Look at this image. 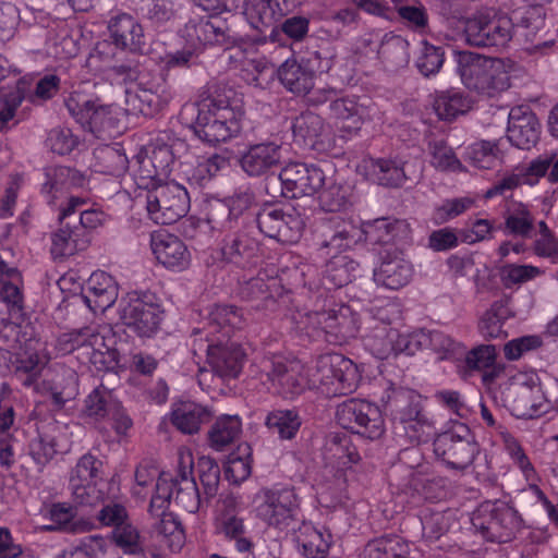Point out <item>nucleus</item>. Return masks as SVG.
Wrapping results in <instances>:
<instances>
[{
	"mask_svg": "<svg viewBox=\"0 0 558 558\" xmlns=\"http://www.w3.org/2000/svg\"><path fill=\"white\" fill-rule=\"evenodd\" d=\"M174 155L166 140L158 136L143 146L131 163L134 183L147 191L146 209L158 225H171L190 209L187 191L174 181H168Z\"/></svg>",
	"mask_w": 558,
	"mask_h": 558,
	"instance_id": "nucleus-1",
	"label": "nucleus"
},
{
	"mask_svg": "<svg viewBox=\"0 0 558 558\" xmlns=\"http://www.w3.org/2000/svg\"><path fill=\"white\" fill-rule=\"evenodd\" d=\"M243 325L242 313L233 306L216 305L208 312L207 322L195 341L207 342V361L215 374L235 378L242 371L245 352L230 339L233 330Z\"/></svg>",
	"mask_w": 558,
	"mask_h": 558,
	"instance_id": "nucleus-2",
	"label": "nucleus"
},
{
	"mask_svg": "<svg viewBox=\"0 0 558 558\" xmlns=\"http://www.w3.org/2000/svg\"><path fill=\"white\" fill-rule=\"evenodd\" d=\"M457 70L463 85L482 96L495 97L511 86L521 65L509 58H489L471 51L456 52Z\"/></svg>",
	"mask_w": 558,
	"mask_h": 558,
	"instance_id": "nucleus-3",
	"label": "nucleus"
},
{
	"mask_svg": "<svg viewBox=\"0 0 558 558\" xmlns=\"http://www.w3.org/2000/svg\"><path fill=\"white\" fill-rule=\"evenodd\" d=\"M408 225L400 220L378 219L373 223L359 225L354 220H344L335 216L324 226L322 251L325 256L344 255L367 235L378 242H389L405 233Z\"/></svg>",
	"mask_w": 558,
	"mask_h": 558,
	"instance_id": "nucleus-4",
	"label": "nucleus"
},
{
	"mask_svg": "<svg viewBox=\"0 0 558 558\" xmlns=\"http://www.w3.org/2000/svg\"><path fill=\"white\" fill-rule=\"evenodd\" d=\"M49 360L45 344L39 339H29L16 359L15 371L27 375L23 383L25 386L35 385L37 392L47 396L57 407H62L77 393L76 376L72 371L62 376L48 372L46 378L36 384Z\"/></svg>",
	"mask_w": 558,
	"mask_h": 558,
	"instance_id": "nucleus-5",
	"label": "nucleus"
},
{
	"mask_svg": "<svg viewBox=\"0 0 558 558\" xmlns=\"http://www.w3.org/2000/svg\"><path fill=\"white\" fill-rule=\"evenodd\" d=\"M298 328L311 337L324 336L331 344L342 345L354 339L360 331L356 311L347 304H328L319 311L301 316Z\"/></svg>",
	"mask_w": 558,
	"mask_h": 558,
	"instance_id": "nucleus-6",
	"label": "nucleus"
},
{
	"mask_svg": "<svg viewBox=\"0 0 558 558\" xmlns=\"http://www.w3.org/2000/svg\"><path fill=\"white\" fill-rule=\"evenodd\" d=\"M326 464L315 489L322 502H327V496L337 498L347 482V472L360 463L361 456L352 444L351 437L343 433H335L327 441Z\"/></svg>",
	"mask_w": 558,
	"mask_h": 558,
	"instance_id": "nucleus-7",
	"label": "nucleus"
},
{
	"mask_svg": "<svg viewBox=\"0 0 558 558\" xmlns=\"http://www.w3.org/2000/svg\"><path fill=\"white\" fill-rule=\"evenodd\" d=\"M182 37L185 40V47L182 51L159 52L155 48L150 59L158 63L162 70L184 66L203 48L213 45H226L228 38L227 27L219 17L189 22L183 29Z\"/></svg>",
	"mask_w": 558,
	"mask_h": 558,
	"instance_id": "nucleus-8",
	"label": "nucleus"
},
{
	"mask_svg": "<svg viewBox=\"0 0 558 558\" xmlns=\"http://www.w3.org/2000/svg\"><path fill=\"white\" fill-rule=\"evenodd\" d=\"M243 111L222 102L205 100L199 104L194 132L208 144L226 143L242 130Z\"/></svg>",
	"mask_w": 558,
	"mask_h": 558,
	"instance_id": "nucleus-9",
	"label": "nucleus"
},
{
	"mask_svg": "<svg viewBox=\"0 0 558 558\" xmlns=\"http://www.w3.org/2000/svg\"><path fill=\"white\" fill-rule=\"evenodd\" d=\"M313 371L316 389L329 397L352 393L362 378L360 366L338 353L317 357Z\"/></svg>",
	"mask_w": 558,
	"mask_h": 558,
	"instance_id": "nucleus-10",
	"label": "nucleus"
},
{
	"mask_svg": "<svg viewBox=\"0 0 558 558\" xmlns=\"http://www.w3.org/2000/svg\"><path fill=\"white\" fill-rule=\"evenodd\" d=\"M119 316L122 324L138 337L150 338L159 330L163 311L154 293L131 291L119 303Z\"/></svg>",
	"mask_w": 558,
	"mask_h": 558,
	"instance_id": "nucleus-11",
	"label": "nucleus"
},
{
	"mask_svg": "<svg viewBox=\"0 0 558 558\" xmlns=\"http://www.w3.org/2000/svg\"><path fill=\"white\" fill-rule=\"evenodd\" d=\"M65 104L74 119L95 134L106 132L112 136L119 133V125L125 116L120 107L102 106L97 98L84 92H73Z\"/></svg>",
	"mask_w": 558,
	"mask_h": 558,
	"instance_id": "nucleus-12",
	"label": "nucleus"
},
{
	"mask_svg": "<svg viewBox=\"0 0 558 558\" xmlns=\"http://www.w3.org/2000/svg\"><path fill=\"white\" fill-rule=\"evenodd\" d=\"M172 482L173 476L170 473L161 472L159 474L156 490L150 500L149 513L157 518L160 517V521L155 525V535L160 545L171 551H179L185 543V534L178 518L172 512H168V507L173 498L170 487Z\"/></svg>",
	"mask_w": 558,
	"mask_h": 558,
	"instance_id": "nucleus-13",
	"label": "nucleus"
},
{
	"mask_svg": "<svg viewBox=\"0 0 558 558\" xmlns=\"http://www.w3.org/2000/svg\"><path fill=\"white\" fill-rule=\"evenodd\" d=\"M299 506L298 494L288 486L263 488L253 499L256 515L280 531H288L296 520Z\"/></svg>",
	"mask_w": 558,
	"mask_h": 558,
	"instance_id": "nucleus-14",
	"label": "nucleus"
},
{
	"mask_svg": "<svg viewBox=\"0 0 558 558\" xmlns=\"http://www.w3.org/2000/svg\"><path fill=\"white\" fill-rule=\"evenodd\" d=\"M172 99V92L163 74L142 71L125 90L128 111L153 116Z\"/></svg>",
	"mask_w": 558,
	"mask_h": 558,
	"instance_id": "nucleus-15",
	"label": "nucleus"
},
{
	"mask_svg": "<svg viewBox=\"0 0 558 558\" xmlns=\"http://www.w3.org/2000/svg\"><path fill=\"white\" fill-rule=\"evenodd\" d=\"M507 398L519 418L537 417L549 408L539 377L533 371H519L510 377Z\"/></svg>",
	"mask_w": 558,
	"mask_h": 558,
	"instance_id": "nucleus-16",
	"label": "nucleus"
},
{
	"mask_svg": "<svg viewBox=\"0 0 558 558\" xmlns=\"http://www.w3.org/2000/svg\"><path fill=\"white\" fill-rule=\"evenodd\" d=\"M336 420L342 428L369 440L378 439L385 433V420L379 405L364 399H350L339 404Z\"/></svg>",
	"mask_w": 558,
	"mask_h": 558,
	"instance_id": "nucleus-17",
	"label": "nucleus"
},
{
	"mask_svg": "<svg viewBox=\"0 0 558 558\" xmlns=\"http://www.w3.org/2000/svg\"><path fill=\"white\" fill-rule=\"evenodd\" d=\"M264 372L270 383L269 390L286 399H293L308 388H315L313 365L304 366L298 360L265 361Z\"/></svg>",
	"mask_w": 558,
	"mask_h": 558,
	"instance_id": "nucleus-18",
	"label": "nucleus"
},
{
	"mask_svg": "<svg viewBox=\"0 0 558 558\" xmlns=\"http://www.w3.org/2000/svg\"><path fill=\"white\" fill-rule=\"evenodd\" d=\"M472 524L483 536L497 543L511 539L520 526L517 511L504 501H485L473 513Z\"/></svg>",
	"mask_w": 558,
	"mask_h": 558,
	"instance_id": "nucleus-19",
	"label": "nucleus"
},
{
	"mask_svg": "<svg viewBox=\"0 0 558 558\" xmlns=\"http://www.w3.org/2000/svg\"><path fill=\"white\" fill-rule=\"evenodd\" d=\"M469 44L481 47H505L512 38L513 22L505 13L488 10L468 19L464 27Z\"/></svg>",
	"mask_w": 558,
	"mask_h": 558,
	"instance_id": "nucleus-20",
	"label": "nucleus"
},
{
	"mask_svg": "<svg viewBox=\"0 0 558 558\" xmlns=\"http://www.w3.org/2000/svg\"><path fill=\"white\" fill-rule=\"evenodd\" d=\"M101 465V461L92 454H84L77 461L70 477L72 497L77 505L95 506L102 500Z\"/></svg>",
	"mask_w": 558,
	"mask_h": 558,
	"instance_id": "nucleus-21",
	"label": "nucleus"
},
{
	"mask_svg": "<svg viewBox=\"0 0 558 558\" xmlns=\"http://www.w3.org/2000/svg\"><path fill=\"white\" fill-rule=\"evenodd\" d=\"M277 75L289 92L298 96H307L311 105H322L331 97V89H314V72L305 61L299 62L294 58H289L278 68Z\"/></svg>",
	"mask_w": 558,
	"mask_h": 558,
	"instance_id": "nucleus-22",
	"label": "nucleus"
},
{
	"mask_svg": "<svg viewBox=\"0 0 558 558\" xmlns=\"http://www.w3.org/2000/svg\"><path fill=\"white\" fill-rule=\"evenodd\" d=\"M279 180L282 194L286 197L296 198L319 192L325 185L326 174L315 165L289 162L281 168Z\"/></svg>",
	"mask_w": 558,
	"mask_h": 558,
	"instance_id": "nucleus-23",
	"label": "nucleus"
},
{
	"mask_svg": "<svg viewBox=\"0 0 558 558\" xmlns=\"http://www.w3.org/2000/svg\"><path fill=\"white\" fill-rule=\"evenodd\" d=\"M149 248L156 263L172 272H182L192 264V253L178 235L166 230L150 233Z\"/></svg>",
	"mask_w": 558,
	"mask_h": 558,
	"instance_id": "nucleus-24",
	"label": "nucleus"
},
{
	"mask_svg": "<svg viewBox=\"0 0 558 558\" xmlns=\"http://www.w3.org/2000/svg\"><path fill=\"white\" fill-rule=\"evenodd\" d=\"M78 349L84 350V354L94 365L104 364L107 359L113 357V352L106 343L104 335L92 326L64 332L57 339L56 350L61 355L72 353Z\"/></svg>",
	"mask_w": 558,
	"mask_h": 558,
	"instance_id": "nucleus-25",
	"label": "nucleus"
},
{
	"mask_svg": "<svg viewBox=\"0 0 558 558\" xmlns=\"http://www.w3.org/2000/svg\"><path fill=\"white\" fill-rule=\"evenodd\" d=\"M400 410L395 420L402 425L405 435L413 441H426L434 433L433 423L421 412L422 397L413 391L405 390L397 395Z\"/></svg>",
	"mask_w": 558,
	"mask_h": 558,
	"instance_id": "nucleus-26",
	"label": "nucleus"
},
{
	"mask_svg": "<svg viewBox=\"0 0 558 558\" xmlns=\"http://www.w3.org/2000/svg\"><path fill=\"white\" fill-rule=\"evenodd\" d=\"M29 454L39 466L48 464L57 454L70 449L65 427L57 422H50L38 427L37 436L29 442Z\"/></svg>",
	"mask_w": 558,
	"mask_h": 558,
	"instance_id": "nucleus-27",
	"label": "nucleus"
},
{
	"mask_svg": "<svg viewBox=\"0 0 558 558\" xmlns=\"http://www.w3.org/2000/svg\"><path fill=\"white\" fill-rule=\"evenodd\" d=\"M331 117L340 123L342 137L355 135L365 122L372 119L375 109L368 101H359L356 97H342L330 104Z\"/></svg>",
	"mask_w": 558,
	"mask_h": 558,
	"instance_id": "nucleus-28",
	"label": "nucleus"
},
{
	"mask_svg": "<svg viewBox=\"0 0 558 558\" xmlns=\"http://www.w3.org/2000/svg\"><path fill=\"white\" fill-rule=\"evenodd\" d=\"M284 150L282 145L274 142L254 144L242 153L240 163L251 177L268 174L281 165Z\"/></svg>",
	"mask_w": 558,
	"mask_h": 558,
	"instance_id": "nucleus-29",
	"label": "nucleus"
},
{
	"mask_svg": "<svg viewBox=\"0 0 558 558\" xmlns=\"http://www.w3.org/2000/svg\"><path fill=\"white\" fill-rule=\"evenodd\" d=\"M541 134V124L536 114L527 106L511 108L508 116L507 137L518 148L534 146Z\"/></svg>",
	"mask_w": 558,
	"mask_h": 558,
	"instance_id": "nucleus-30",
	"label": "nucleus"
},
{
	"mask_svg": "<svg viewBox=\"0 0 558 558\" xmlns=\"http://www.w3.org/2000/svg\"><path fill=\"white\" fill-rule=\"evenodd\" d=\"M294 140L305 146L317 150H326L332 144V132L326 125L323 118L307 111L298 117L293 122Z\"/></svg>",
	"mask_w": 558,
	"mask_h": 558,
	"instance_id": "nucleus-31",
	"label": "nucleus"
},
{
	"mask_svg": "<svg viewBox=\"0 0 558 558\" xmlns=\"http://www.w3.org/2000/svg\"><path fill=\"white\" fill-rule=\"evenodd\" d=\"M118 293L116 279L105 271L97 270L88 278L83 299L92 312L104 313L113 305Z\"/></svg>",
	"mask_w": 558,
	"mask_h": 558,
	"instance_id": "nucleus-32",
	"label": "nucleus"
},
{
	"mask_svg": "<svg viewBox=\"0 0 558 558\" xmlns=\"http://www.w3.org/2000/svg\"><path fill=\"white\" fill-rule=\"evenodd\" d=\"M10 80L16 83L14 90L10 93L1 92L0 94V131L7 128L8 123L13 119L17 107L22 104L27 83L23 78H19V72L10 61L0 54V82Z\"/></svg>",
	"mask_w": 558,
	"mask_h": 558,
	"instance_id": "nucleus-33",
	"label": "nucleus"
},
{
	"mask_svg": "<svg viewBox=\"0 0 558 558\" xmlns=\"http://www.w3.org/2000/svg\"><path fill=\"white\" fill-rule=\"evenodd\" d=\"M396 313L397 307L395 305L378 310L375 313V319H378L381 325L376 327L373 333L365 337V348L377 359L385 360L396 355L393 341L398 337V330L387 326V323L391 320V314Z\"/></svg>",
	"mask_w": 558,
	"mask_h": 558,
	"instance_id": "nucleus-34",
	"label": "nucleus"
},
{
	"mask_svg": "<svg viewBox=\"0 0 558 558\" xmlns=\"http://www.w3.org/2000/svg\"><path fill=\"white\" fill-rule=\"evenodd\" d=\"M412 264L399 254L387 255L374 270V280L378 286L390 290L405 287L413 278Z\"/></svg>",
	"mask_w": 558,
	"mask_h": 558,
	"instance_id": "nucleus-35",
	"label": "nucleus"
},
{
	"mask_svg": "<svg viewBox=\"0 0 558 558\" xmlns=\"http://www.w3.org/2000/svg\"><path fill=\"white\" fill-rule=\"evenodd\" d=\"M293 541L305 557L326 558L331 545V534L310 522H302L298 530H293Z\"/></svg>",
	"mask_w": 558,
	"mask_h": 558,
	"instance_id": "nucleus-36",
	"label": "nucleus"
},
{
	"mask_svg": "<svg viewBox=\"0 0 558 558\" xmlns=\"http://www.w3.org/2000/svg\"><path fill=\"white\" fill-rule=\"evenodd\" d=\"M171 423L184 434L197 433L211 417V412L192 400H180L172 404Z\"/></svg>",
	"mask_w": 558,
	"mask_h": 558,
	"instance_id": "nucleus-37",
	"label": "nucleus"
},
{
	"mask_svg": "<svg viewBox=\"0 0 558 558\" xmlns=\"http://www.w3.org/2000/svg\"><path fill=\"white\" fill-rule=\"evenodd\" d=\"M108 31L118 48L137 50L143 44V28L129 14L122 13L113 16L109 21Z\"/></svg>",
	"mask_w": 558,
	"mask_h": 558,
	"instance_id": "nucleus-38",
	"label": "nucleus"
},
{
	"mask_svg": "<svg viewBox=\"0 0 558 558\" xmlns=\"http://www.w3.org/2000/svg\"><path fill=\"white\" fill-rule=\"evenodd\" d=\"M498 352L494 344H480L465 355L469 369L481 372L485 384L492 383L504 371V365L497 361Z\"/></svg>",
	"mask_w": 558,
	"mask_h": 558,
	"instance_id": "nucleus-39",
	"label": "nucleus"
},
{
	"mask_svg": "<svg viewBox=\"0 0 558 558\" xmlns=\"http://www.w3.org/2000/svg\"><path fill=\"white\" fill-rule=\"evenodd\" d=\"M432 107L436 116L444 121H453L465 114L472 107L471 100L459 89L435 92Z\"/></svg>",
	"mask_w": 558,
	"mask_h": 558,
	"instance_id": "nucleus-40",
	"label": "nucleus"
},
{
	"mask_svg": "<svg viewBox=\"0 0 558 558\" xmlns=\"http://www.w3.org/2000/svg\"><path fill=\"white\" fill-rule=\"evenodd\" d=\"M276 10L275 0H245L244 14L252 27L263 31L272 27L270 39L276 40L279 29L274 27L280 20Z\"/></svg>",
	"mask_w": 558,
	"mask_h": 558,
	"instance_id": "nucleus-41",
	"label": "nucleus"
},
{
	"mask_svg": "<svg viewBox=\"0 0 558 558\" xmlns=\"http://www.w3.org/2000/svg\"><path fill=\"white\" fill-rule=\"evenodd\" d=\"M47 181L43 191L47 194L57 193L70 189H84L89 185V177L69 167H54L47 170Z\"/></svg>",
	"mask_w": 558,
	"mask_h": 558,
	"instance_id": "nucleus-42",
	"label": "nucleus"
},
{
	"mask_svg": "<svg viewBox=\"0 0 558 558\" xmlns=\"http://www.w3.org/2000/svg\"><path fill=\"white\" fill-rule=\"evenodd\" d=\"M265 425L282 440H291L298 435L302 418L295 409H275L265 418Z\"/></svg>",
	"mask_w": 558,
	"mask_h": 558,
	"instance_id": "nucleus-43",
	"label": "nucleus"
},
{
	"mask_svg": "<svg viewBox=\"0 0 558 558\" xmlns=\"http://www.w3.org/2000/svg\"><path fill=\"white\" fill-rule=\"evenodd\" d=\"M510 311L502 302H494L478 318L477 329L485 339L506 337L505 323L510 317Z\"/></svg>",
	"mask_w": 558,
	"mask_h": 558,
	"instance_id": "nucleus-44",
	"label": "nucleus"
},
{
	"mask_svg": "<svg viewBox=\"0 0 558 558\" xmlns=\"http://www.w3.org/2000/svg\"><path fill=\"white\" fill-rule=\"evenodd\" d=\"M226 165V159L214 154L186 160L182 165V172L186 179L195 184H204Z\"/></svg>",
	"mask_w": 558,
	"mask_h": 558,
	"instance_id": "nucleus-45",
	"label": "nucleus"
},
{
	"mask_svg": "<svg viewBox=\"0 0 558 558\" xmlns=\"http://www.w3.org/2000/svg\"><path fill=\"white\" fill-rule=\"evenodd\" d=\"M86 247L77 232L65 226L53 231L50 235V254L53 260H63Z\"/></svg>",
	"mask_w": 558,
	"mask_h": 558,
	"instance_id": "nucleus-46",
	"label": "nucleus"
},
{
	"mask_svg": "<svg viewBox=\"0 0 558 558\" xmlns=\"http://www.w3.org/2000/svg\"><path fill=\"white\" fill-rule=\"evenodd\" d=\"M242 430V421L238 415H221L208 432L211 448L222 450L234 441Z\"/></svg>",
	"mask_w": 558,
	"mask_h": 558,
	"instance_id": "nucleus-47",
	"label": "nucleus"
},
{
	"mask_svg": "<svg viewBox=\"0 0 558 558\" xmlns=\"http://www.w3.org/2000/svg\"><path fill=\"white\" fill-rule=\"evenodd\" d=\"M252 471V448L247 442L240 444L227 458L225 475L231 483L245 481Z\"/></svg>",
	"mask_w": 558,
	"mask_h": 558,
	"instance_id": "nucleus-48",
	"label": "nucleus"
},
{
	"mask_svg": "<svg viewBox=\"0 0 558 558\" xmlns=\"http://www.w3.org/2000/svg\"><path fill=\"white\" fill-rule=\"evenodd\" d=\"M113 403H118L106 389L97 388L90 392L84 407V416L90 424H101L112 412Z\"/></svg>",
	"mask_w": 558,
	"mask_h": 558,
	"instance_id": "nucleus-49",
	"label": "nucleus"
},
{
	"mask_svg": "<svg viewBox=\"0 0 558 558\" xmlns=\"http://www.w3.org/2000/svg\"><path fill=\"white\" fill-rule=\"evenodd\" d=\"M409 553V544L399 536L376 538L365 548L366 558H407Z\"/></svg>",
	"mask_w": 558,
	"mask_h": 558,
	"instance_id": "nucleus-50",
	"label": "nucleus"
},
{
	"mask_svg": "<svg viewBox=\"0 0 558 558\" xmlns=\"http://www.w3.org/2000/svg\"><path fill=\"white\" fill-rule=\"evenodd\" d=\"M464 159L478 169L494 168L500 160L496 143L475 142L465 148Z\"/></svg>",
	"mask_w": 558,
	"mask_h": 558,
	"instance_id": "nucleus-51",
	"label": "nucleus"
},
{
	"mask_svg": "<svg viewBox=\"0 0 558 558\" xmlns=\"http://www.w3.org/2000/svg\"><path fill=\"white\" fill-rule=\"evenodd\" d=\"M329 257L330 259L326 264L325 278L335 287L348 284L355 276L357 264L348 255Z\"/></svg>",
	"mask_w": 558,
	"mask_h": 558,
	"instance_id": "nucleus-52",
	"label": "nucleus"
},
{
	"mask_svg": "<svg viewBox=\"0 0 558 558\" xmlns=\"http://www.w3.org/2000/svg\"><path fill=\"white\" fill-rule=\"evenodd\" d=\"M41 513L45 519L52 522L51 525L47 526L49 530L71 529L76 532L89 529V523H84L82 525L71 524L72 519L75 517V508L65 502L46 506L43 508Z\"/></svg>",
	"mask_w": 558,
	"mask_h": 558,
	"instance_id": "nucleus-53",
	"label": "nucleus"
},
{
	"mask_svg": "<svg viewBox=\"0 0 558 558\" xmlns=\"http://www.w3.org/2000/svg\"><path fill=\"white\" fill-rule=\"evenodd\" d=\"M169 473V471H167ZM174 477V474L170 472ZM174 500L190 513L198 510L201 505L199 493L194 478L183 477L182 481H173L170 484Z\"/></svg>",
	"mask_w": 558,
	"mask_h": 558,
	"instance_id": "nucleus-54",
	"label": "nucleus"
},
{
	"mask_svg": "<svg viewBox=\"0 0 558 558\" xmlns=\"http://www.w3.org/2000/svg\"><path fill=\"white\" fill-rule=\"evenodd\" d=\"M21 282V275L15 268L8 269L4 276L0 277V299L15 314L20 313L22 308Z\"/></svg>",
	"mask_w": 558,
	"mask_h": 558,
	"instance_id": "nucleus-55",
	"label": "nucleus"
},
{
	"mask_svg": "<svg viewBox=\"0 0 558 558\" xmlns=\"http://www.w3.org/2000/svg\"><path fill=\"white\" fill-rule=\"evenodd\" d=\"M257 223L263 233L280 242L281 231L287 227L284 206L265 207L257 216Z\"/></svg>",
	"mask_w": 558,
	"mask_h": 558,
	"instance_id": "nucleus-56",
	"label": "nucleus"
},
{
	"mask_svg": "<svg viewBox=\"0 0 558 558\" xmlns=\"http://www.w3.org/2000/svg\"><path fill=\"white\" fill-rule=\"evenodd\" d=\"M430 165L446 172H458L463 170V166L456 156L450 146L441 141L429 144Z\"/></svg>",
	"mask_w": 558,
	"mask_h": 558,
	"instance_id": "nucleus-57",
	"label": "nucleus"
},
{
	"mask_svg": "<svg viewBox=\"0 0 558 558\" xmlns=\"http://www.w3.org/2000/svg\"><path fill=\"white\" fill-rule=\"evenodd\" d=\"M475 202L472 196L447 199L435 208L433 219L436 223H445L472 208Z\"/></svg>",
	"mask_w": 558,
	"mask_h": 558,
	"instance_id": "nucleus-58",
	"label": "nucleus"
},
{
	"mask_svg": "<svg viewBox=\"0 0 558 558\" xmlns=\"http://www.w3.org/2000/svg\"><path fill=\"white\" fill-rule=\"evenodd\" d=\"M501 441L513 462L520 468L527 482L536 478L535 471L518 441L507 432H500Z\"/></svg>",
	"mask_w": 558,
	"mask_h": 558,
	"instance_id": "nucleus-59",
	"label": "nucleus"
},
{
	"mask_svg": "<svg viewBox=\"0 0 558 558\" xmlns=\"http://www.w3.org/2000/svg\"><path fill=\"white\" fill-rule=\"evenodd\" d=\"M442 63L444 52L441 49L423 41L416 60V66L420 72L425 76L435 74L440 70Z\"/></svg>",
	"mask_w": 558,
	"mask_h": 558,
	"instance_id": "nucleus-60",
	"label": "nucleus"
},
{
	"mask_svg": "<svg viewBox=\"0 0 558 558\" xmlns=\"http://www.w3.org/2000/svg\"><path fill=\"white\" fill-rule=\"evenodd\" d=\"M287 227H284L280 234V242L286 244L296 243L304 231L305 218L301 213L291 206H284Z\"/></svg>",
	"mask_w": 558,
	"mask_h": 558,
	"instance_id": "nucleus-61",
	"label": "nucleus"
},
{
	"mask_svg": "<svg viewBox=\"0 0 558 558\" xmlns=\"http://www.w3.org/2000/svg\"><path fill=\"white\" fill-rule=\"evenodd\" d=\"M319 204L325 211L339 213L345 210L349 205L347 189L337 184L328 186L322 191Z\"/></svg>",
	"mask_w": 558,
	"mask_h": 558,
	"instance_id": "nucleus-62",
	"label": "nucleus"
},
{
	"mask_svg": "<svg viewBox=\"0 0 558 558\" xmlns=\"http://www.w3.org/2000/svg\"><path fill=\"white\" fill-rule=\"evenodd\" d=\"M542 274L538 267L532 265L509 264L501 269V279L506 286L520 284L530 281Z\"/></svg>",
	"mask_w": 558,
	"mask_h": 558,
	"instance_id": "nucleus-63",
	"label": "nucleus"
},
{
	"mask_svg": "<svg viewBox=\"0 0 558 558\" xmlns=\"http://www.w3.org/2000/svg\"><path fill=\"white\" fill-rule=\"evenodd\" d=\"M542 343V338L536 335L519 337L508 341L504 345V354L507 360L515 361L519 360L526 352L539 348Z\"/></svg>",
	"mask_w": 558,
	"mask_h": 558,
	"instance_id": "nucleus-64",
	"label": "nucleus"
}]
</instances>
